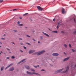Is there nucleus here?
I'll return each mask as SVG.
<instances>
[{"mask_svg":"<svg viewBox=\"0 0 76 76\" xmlns=\"http://www.w3.org/2000/svg\"><path fill=\"white\" fill-rule=\"evenodd\" d=\"M64 70V68H62V69H61L58 70L56 71L55 72V73H67L68 72V71H69V66H67L66 67V71H64L63 72H61V71L63 70Z\"/></svg>","mask_w":76,"mask_h":76,"instance_id":"obj_1","label":"nucleus"},{"mask_svg":"<svg viewBox=\"0 0 76 76\" xmlns=\"http://www.w3.org/2000/svg\"><path fill=\"white\" fill-rule=\"evenodd\" d=\"M45 52V50H42L41 51L39 52H36L34 53H33V54H37V56H39V55H41V54H43V53H44Z\"/></svg>","mask_w":76,"mask_h":76,"instance_id":"obj_2","label":"nucleus"},{"mask_svg":"<svg viewBox=\"0 0 76 76\" xmlns=\"http://www.w3.org/2000/svg\"><path fill=\"white\" fill-rule=\"evenodd\" d=\"M27 74H28V75H39V74L37 73H36L35 72L31 73L28 71L27 72Z\"/></svg>","mask_w":76,"mask_h":76,"instance_id":"obj_3","label":"nucleus"},{"mask_svg":"<svg viewBox=\"0 0 76 76\" xmlns=\"http://www.w3.org/2000/svg\"><path fill=\"white\" fill-rule=\"evenodd\" d=\"M26 59H23L21 61H20V62H18V64H19L20 63H21L23 62V63H24V62H25V60H26Z\"/></svg>","mask_w":76,"mask_h":76,"instance_id":"obj_4","label":"nucleus"},{"mask_svg":"<svg viewBox=\"0 0 76 76\" xmlns=\"http://www.w3.org/2000/svg\"><path fill=\"white\" fill-rule=\"evenodd\" d=\"M35 50H31L29 51V53L30 54H32L33 53L35 52Z\"/></svg>","mask_w":76,"mask_h":76,"instance_id":"obj_5","label":"nucleus"},{"mask_svg":"<svg viewBox=\"0 0 76 76\" xmlns=\"http://www.w3.org/2000/svg\"><path fill=\"white\" fill-rule=\"evenodd\" d=\"M37 8L40 11L43 10V9L41 8V7L39 6H37Z\"/></svg>","mask_w":76,"mask_h":76,"instance_id":"obj_6","label":"nucleus"},{"mask_svg":"<svg viewBox=\"0 0 76 76\" xmlns=\"http://www.w3.org/2000/svg\"><path fill=\"white\" fill-rule=\"evenodd\" d=\"M13 64H11L10 65H9L7 67L5 68V70H7L8 68H9L10 67V66H12V65H13Z\"/></svg>","mask_w":76,"mask_h":76,"instance_id":"obj_7","label":"nucleus"},{"mask_svg":"<svg viewBox=\"0 0 76 76\" xmlns=\"http://www.w3.org/2000/svg\"><path fill=\"white\" fill-rule=\"evenodd\" d=\"M52 55L54 56H58V54L56 53H53Z\"/></svg>","mask_w":76,"mask_h":76,"instance_id":"obj_8","label":"nucleus"},{"mask_svg":"<svg viewBox=\"0 0 76 76\" xmlns=\"http://www.w3.org/2000/svg\"><path fill=\"white\" fill-rule=\"evenodd\" d=\"M70 57L69 56L66 58H65L64 59V61H67V60H68L69 59V58H70Z\"/></svg>","mask_w":76,"mask_h":76,"instance_id":"obj_9","label":"nucleus"},{"mask_svg":"<svg viewBox=\"0 0 76 76\" xmlns=\"http://www.w3.org/2000/svg\"><path fill=\"white\" fill-rule=\"evenodd\" d=\"M43 34H44L45 35H46V36H47V37H50V36H49V35L48 34H47L44 32H42Z\"/></svg>","mask_w":76,"mask_h":76,"instance_id":"obj_10","label":"nucleus"},{"mask_svg":"<svg viewBox=\"0 0 76 76\" xmlns=\"http://www.w3.org/2000/svg\"><path fill=\"white\" fill-rule=\"evenodd\" d=\"M13 70H14V67H12L11 69H10L9 71H13Z\"/></svg>","mask_w":76,"mask_h":76,"instance_id":"obj_11","label":"nucleus"},{"mask_svg":"<svg viewBox=\"0 0 76 76\" xmlns=\"http://www.w3.org/2000/svg\"><path fill=\"white\" fill-rule=\"evenodd\" d=\"M62 14H64V13H65V11H64V9L63 8L62 10Z\"/></svg>","mask_w":76,"mask_h":76,"instance_id":"obj_12","label":"nucleus"},{"mask_svg":"<svg viewBox=\"0 0 76 76\" xmlns=\"http://www.w3.org/2000/svg\"><path fill=\"white\" fill-rule=\"evenodd\" d=\"M4 68V66H2L1 67V71H2L3 70V69Z\"/></svg>","mask_w":76,"mask_h":76,"instance_id":"obj_13","label":"nucleus"},{"mask_svg":"<svg viewBox=\"0 0 76 76\" xmlns=\"http://www.w3.org/2000/svg\"><path fill=\"white\" fill-rule=\"evenodd\" d=\"M26 68L27 69H30V68L29 67V66H26Z\"/></svg>","mask_w":76,"mask_h":76,"instance_id":"obj_14","label":"nucleus"},{"mask_svg":"<svg viewBox=\"0 0 76 76\" xmlns=\"http://www.w3.org/2000/svg\"><path fill=\"white\" fill-rule=\"evenodd\" d=\"M28 14V13H26L23 15V16H26V15H27Z\"/></svg>","mask_w":76,"mask_h":76,"instance_id":"obj_15","label":"nucleus"},{"mask_svg":"<svg viewBox=\"0 0 76 76\" xmlns=\"http://www.w3.org/2000/svg\"><path fill=\"white\" fill-rule=\"evenodd\" d=\"M53 32H54V33H57L58 32L57 31H53Z\"/></svg>","mask_w":76,"mask_h":76,"instance_id":"obj_16","label":"nucleus"},{"mask_svg":"<svg viewBox=\"0 0 76 76\" xmlns=\"http://www.w3.org/2000/svg\"><path fill=\"white\" fill-rule=\"evenodd\" d=\"M39 65H37V66H34V67H35V68H37V67H39Z\"/></svg>","mask_w":76,"mask_h":76,"instance_id":"obj_17","label":"nucleus"},{"mask_svg":"<svg viewBox=\"0 0 76 76\" xmlns=\"http://www.w3.org/2000/svg\"><path fill=\"white\" fill-rule=\"evenodd\" d=\"M19 9H14L13 10H13V11H15V10H18Z\"/></svg>","mask_w":76,"mask_h":76,"instance_id":"obj_18","label":"nucleus"},{"mask_svg":"<svg viewBox=\"0 0 76 76\" xmlns=\"http://www.w3.org/2000/svg\"><path fill=\"white\" fill-rule=\"evenodd\" d=\"M31 71H32V72H35V70H34V69H31Z\"/></svg>","mask_w":76,"mask_h":76,"instance_id":"obj_19","label":"nucleus"},{"mask_svg":"<svg viewBox=\"0 0 76 76\" xmlns=\"http://www.w3.org/2000/svg\"><path fill=\"white\" fill-rule=\"evenodd\" d=\"M3 2V0H0V3H2Z\"/></svg>","mask_w":76,"mask_h":76,"instance_id":"obj_20","label":"nucleus"},{"mask_svg":"<svg viewBox=\"0 0 76 76\" xmlns=\"http://www.w3.org/2000/svg\"><path fill=\"white\" fill-rule=\"evenodd\" d=\"M19 26H23V24H19Z\"/></svg>","mask_w":76,"mask_h":76,"instance_id":"obj_21","label":"nucleus"},{"mask_svg":"<svg viewBox=\"0 0 76 76\" xmlns=\"http://www.w3.org/2000/svg\"><path fill=\"white\" fill-rule=\"evenodd\" d=\"M26 44H27V45H31V44L30 43H26Z\"/></svg>","mask_w":76,"mask_h":76,"instance_id":"obj_22","label":"nucleus"},{"mask_svg":"<svg viewBox=\"0 0 76 76\" xmlns=\"http://www.w3.org/2000/svg\"><path fill=\"white\" fill-rule=\"evenodd\" d=\"M12 59H14V58H15V57L13 56H12Z\"/></svg>","mask_w":76,"mask_h":76,"instance_id":"obj_23","label":"nucleus"},{"mask_svg":"<svg viewBox=\"0 0 76 76\" xmlns=\"http://www.w3.org/2000/svg\"><path fill=\"white\" fill-rule=\"evenodd\" d=\"M64 46H65L66 48H67V45L66 44L64 45Z\"/></svg>","mask_w":76,"mask_h":76,"instance_id":"obj_24","label":"nucleus"},{"mask_svg":"<svg viewBox=\"0 0 76 76\" xmlns=\"http://www.w3.org/2000/svg\"><path fill=\"white\" fill-rule=\"evenodd\" d=\"M51 61H54V59H52L51 60Z\"/></svg>","mask_w":76,"mask_h":76,"instance_id":"obj_25","label":"nucleus"},{"mask_svg":"<svg viewBox=\"0 0 76 76\" xmlns=\"http://www.w3.org/2000/svg\"><path fill=\"white\" fill-rule=\"evenodd\" d=\"M27 37H29V38H31V36H30L27 35Z\"/></svg>","mask_w":76,"mask_h":76,"instance_id":"obj_26","label":"nucleus"},{"mask_svg":"<svg viewBox=\"0 0 76 76\" xmlns=\"http://www.w3.org/2000/svg\"><path fill=\"white\" fill-rule=\"evenodd\" d=\"M69 47H70V48H71L72 47V46H71V45L70 44H69Z\"/></svg>","mask_w":76,"mask_h":76,"instance_id":"obj_27","label":"nucleus"},{"mask_svg":"<svg viewBox=\"0 0 76 76\" xmlns=\"http://www.w3.org/2000/svg\"><path fill=\"white\" fill-rule=\"evenodd\" d=\"M59 28V26H58V25L57 26V28L58 29Z\"/></svg>","mask_w":76,"mask_h":76,"instance_id":"obj_28","label":"nucleus"},{"mask_svg":"<svg viewBox=\"0 0 76 76\" xmlns=\"http://www.w3.org/2000/svg\"><path fill=\"white\" fill-rule=\"evenodd\" d=\"M7 50H9V51H10V49L8 48H7Z\"/></svg>","mask_w":76,"mask_h":76,"instance_id":"obj_29","label":"nucleus"},{"mask_svg":"<svg viewBox=\"0 0 76 76\" xmlns=\"http://www.w3.org/2000/svg\"><path fill=\"white\" fill-rule=\"evenodd\" d=\"M20 23V21H18L17 23H18V24H19V23Z\"/></svg>","mask_w":76,"mask_h":76,"instance_id":"obj_30","label":"nucleus"},{"mask_svg":"<svg viewBox=\"0 0 76 76\" xmlns=\"http://www.w3.org/2000/svg\"><path fill=\"white\" fill-rule=\"evenodd\" d=\"M24 49H25V50H26V48L25 47H24Z\"/></svg>","mask_w":76,"mask_h":76,"instance_id":"obj_31","label":"nucleus"},{"mask_svg":"<svg viewBox=\"0 0 76 76\" xmlns=\"http://www.w3.org/2000/svg\"><path fill=\"white\" fill-rule=\"evenodd\" d=\"M72 50L73 51V52H75V50H74L73 49H72Z\"/></svg>","mask_w":76,"mask_h":76,"instance_id":"obj_32","label":"nucleus"},{"mask_svg":"<svg viewBox=\"0 0 76 76\" xmlns=\"http://www.w3.org/2000/svg\"><path fill=\"white\" fill-rule=\"evenodd\" d=\"M1 39H3V40H4V39H5V38H1Z\"/></svg>","mask_w":76,"mask_h":76,"instance_id":"obj_33","label":"nucleus"},{"mask_svg":"<svg viewBox=\"0 0 76 76\" xmlns=\"http://www.w3.org/2000/svg\"><path fill=\"white\" fill-rule=\"evenodd\" d=\"M41 71H43V72H44L45 70L44 69H42L41 70Z\"/></svg>","mask_w":76,"mask_h":76,"instance_id":"obj_34","label":"nucleus"},{"mask_svg":"<svg viewBox=\"0 0 76 76\" xmlns=\"http://www.w3.org/2000/svg\"><path fill=\"white\" fill-rule=\"evenodd\" d=\"M53 21H54V22H55V21H56V20L54 19H53Z\"/></svg>","mask_w":76,"mask_h":76,"instance_id":"obj_35","label":"nucleus"},{"mask_svg":"<svg viewBox=\"0 0 76 76\" xmlns=\"http://www.w3.org/2000/svg\"><path fill=\"white\" fill-rule=\"evenodd\" d=\"M19 40H22V38H20V39H19Z\"/></svg>","mask_w":76,"mask_h":76,"instance_id":"obj_36","label":"nucleus"},{"mask_svg":"<svg viewBox=\"0 0 76 76\" xmlns=\"http://www.w3.org/2000/svg\"><path fill=\"white\" fill-rule=\"evenodd\" d=\"M12 44H14V45H15V43H14V42H12Z\"/></svg>","mask_w":76,"mask_h":76,"instance_id":"obj_37","label":"nucleus"},{"mask_svg":"<svg viewBox=\"0 0 76 76\" xmlns=\"http://www.w3.org/2000/svg\"><path fill=\"white\" fill-rule=\"evenodd\" d=\"M74 34H76V31H74Z\"/></svg>","mask_w":76,"mask_h":76,"instance_id":"obj_38","label":"nucleus"},{"mask_svg":"<svg viewBox=\"0 0 76 76\" xmlns=\"http://www.w3.org/2000/svg\"><path fill=\"white\" fill-rule=\"evenodd\" d=\"M20 44L21 45H23V43H21Z\"/></svg>","mask_w":76,"mask_h":76,"instance_id":"obj_39","label":"nucleus"},{"mask_svg":"<svg viewBox=\"0 0 76 76\" xmlns=\"http://www.w3.org/2000/svg\"><path fill=\"white\" fill-rule=\"evenodd\" d=\"M14 32H18V31L17 30H14Z\"/></svg>","mask_w":76,"mask_h":76,"instance_id":"obj_40","label":"nucleus"},{"mask_svg":"<svg viewBox=\"0 0 76 76\" xmlns=\"http://www.w3.org/2000/svg\"><path fill=\"white\" fill-rule=\"evenodd\" d=\"M61 33H62V34H64V32H63V31H61Z\"/></svg>","mask_w":76,"mask_h":76,"instance_id":"obj_41","label":"nucleus"},{"mask_svg":"<svg viewBox=\"0 0 76 76\" xmlns=\"http://www.w3.org/2000/svg\"><path fill=\"white\" fill-rule=\"evenodd\" d=\"M7 59H9V58H10L8 57H7Z\"/></svg>","mask_w":76,"mask_h":76,"instance_id":"obj_42","label":"nucleus"},{"mask_svg":"<svg viewBox=\"0 0 76 76\" xmlns=\"http://www.w3.org/2000/svg\"><path fill=\"white\" fill-rule=\"evenodd\" d=\"M73 19H74V21H75V18H73Z\"/></svg>","mask_w":76,"mask_h":76,"instance_id":"obj_43","label":"nucleus"},{"mask_svg":"<svg viewBox=\"0 0 76 76\" xmlns=\"http://www.w3.org/2000/svg\"><path fill=\"white\" fill-rule=\"evenodd\" d=\"M20 18L21 19H22V17H20Z\"/></svg>","mask_w":76,"mask_h":76,"instance_id":"obj_44","label":"nucleus"},{"mask_svg":"<svg viewBox=\"0 0 76 76\" xmlns=\"http://www.w3.org/2000/svg\"><path fill=\"white\" fill-rule=\"evenodd\" d=\"M38 43H39V44L40 43V42L38 41Z\"/></svg>","mask_w":76,"mask_h":76,"instance_id":"obj_45","label":"nucleus"},{"mask_svg":"<svg viewBox=\"0 0 76 76\" xmlns=\"http://www.w3.org/2000/svg\"><path fill=\"white\" fill-rule=\"evenodd\" d=\"M33 41H35V40H34V39H33Z\"/></svg>","mask_w":76,"mask_h":76,"instance_id":"obj_46","label":"nucleus"},{"mask_svg":"<svg viewBox=\"0 0 76 76\" xmlns=\"http://www.w3.org/2000/svg\"><path fill=\"white\" fill-rule=\"evenodd\" d=\"M4 37H5V36H6V34H4Z\"/></svg>","mask_w":76,"mask_h":76,"instance_id":"obj_47","label":"nucleus"},{"mask_svg":"<svg viewBox=\"0 0 76 76\" xmlns=\"http://www.w3.org/2000/svg\"><path fill=\"white\" fill-rule=\"evenodd\" d=\"M60 22H59L58 23V25H60Z\"/></svg>","mask_w":76,"mask_h":76,"instance_id":"obj_48","label":"nucleus"},{"mask_svg":"<svg viewBox=\"0 0 76 76\" xmlns=\"http://www.w3.org/2000/svg\"><path fill=\"white\" fill-rule=\"evenodd\" d=\"M1 53H3V52L1 51Z\"/></svg>","mask_w":76,"mask_h":76,"instance_id":"obj_49","label":"nucleus"},{"mask_svg":"<svg viewBox=\"0 0 76 76\" xmlns=\"http://www.w3.org/2000/svg\"><path fill=\"white\" fill-rule=\"evenodd\" d=\"M9 53H11V52H9Z\"/></svg>","mask_w":76,"mask_h":76,"instance_id":"obj_50","label":"nucleus"},{"mask_svg":"<svg viewBox=\"0 0 76 76\" xmlns=\"http://www.w3.org/2000/svg\"><path fill=\"white\" fill-rule=\"evenodd\" d=\"M21 52H23V51L22 50H21Z\"/></svg>","mask_w":76,"mask_h":76,"instance_id":"obj_51","label":"nucleus"},{"mask_svg":"<svg viewBox=\"0 0 76 76\" xmlns=\"http://www.w3.org/2000/svg\"><path fill=\"white\" fill-rule=\"evenodd\" d=\"M0 48H1V46L0 45Z\"/></svg>","mask_w":76,"mask_h":76,"instance_id":"obj_52","label":"nucleus"},{"mask_svg":"<svg viewBox=\"0 0 76 76\" xmlns=\"http://www.w3.org/2000/svg\"><path fill=\"white\" fill-rule=\"evenodd\" d=\"M64 54H66V53H65V52H64Z\"/></svg>","mask_w":76,"mask_h":76,"instance_id":"obj_53","label":"nucleus"},{"mask_svg":"<svg viewBox=\"0 0 76 76\" xmlns=\"http://www.w3.org/2000/svg\"><path fill=\"white\" fill-rule=\"evenodd\" d=\"M26 28H28V27H26Z\"/></svg>","mask_w":76,"mask_h":76,"instance_id":"obj_54","label":"nucleus"},{"mask_svg":"<svg viewBox=\"0 0 76 76\" xmlns=\"http://www.w3.org/2000/svg\"><path fill=\"white\" fill-rule=\"evenodd\" d=\"M0 55H1V53H0Z\"/></svg>","mask_w":76,"mask_h":76,"instance_id":"obj_55","label":"nucleus"},{"mask_svg":"<svg viewBox=\"0 0 76 76\" xmlns=\"http://www.w3.org/2000/svg\"><path fill=\"white\" fill-rule=\"evenodd\" d=\"M75 67H76V65H75Z\"/></svg>","mask_w":76,"mask_h":76,"instance_id":"obj_56","label":"nucleus"},{"mask_svg":"<svg viewBox=\"0 0 76 76\" xmlns=\"http://www.w3.org/2000/svg\"><path fill=\"white\" fill-rule=\"evenodd\" d=\"M4 54H6V53H4Z\"/></svg>","mask_w":76,"mask_h":76,"instance_id":"obj_57","label":"nucleus"},{"mask_svg":"<svg viewBox=\"0 0 76 76\" xmlns=\"http://www.w3.org/2000/svg\"><path fill=\"white\" fill-rule=\"evenodd\" d=\"M50 66H51V64H50Z\"/></svg>","mask_w":76,"mask_h":76,"instance_id":"obj_58","label":"nucleus"}]
</instances>
